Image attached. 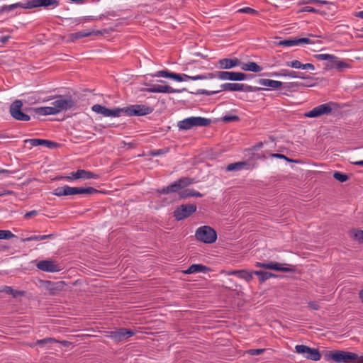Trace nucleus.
Listing matches in <instances>:
<instances>
[{"label": "nucleus", "mask_w": 363, "mask_h": 363, "mask_svg": "<svg viewBox=\"0 0 363 363\" xmlns=\"http://www.w3.org/2000/svg\"><path fill=\"white\" fill-rule=\"evenodd\" d=\"M323 356L325 361H333L336 363H357L358 354L344 350H325Z\"/></svg>", "instance_id": "obj_1"}, {"label": "nucleus", "mask_w": 363, "mask_h": 363, "mask_svg": "<svg viewBox=\"0 0 363 363\" xmlns=\"http://www.w3.org/2000/svg\"><path fill=\"white\" fill-rule=\"evenodd\" d=\"M211 120L201 116H191L179 121V130H189L193 127H206L211 124Z\"/></svg>", "instance_id": "obj_2"}, {"label": "nucleus", "mask_w": 363, "mask_h": 363, "mask_svg": "<svg viewBox=\"0 0 363 363\" xmlns=\"http://www.w3.org/2000/svg\"><path fill=\"white\" fill-rule=\"evenodd\" d=\"M195 238L198 241L206 244H211L216 241V232L208 225L198 228L195 233Z\"/></svg>", "instance_id": "obj_3"}, {"label": "nucleus", "mask_w": 363, "mask_h": 363, "mask_svg": "<svg viewBox=\"0 0 363 363\" xmlns=\"http://www.w3.org/2000/svg\"><path fill=\"white\" fill-rule=\"evenodd\" d=\"M121 114L123 113L126 116H142L151 113L153 108L150 106L144 104H134L130 105L126 107L121 108Z\"/></svg>", "instance_id": "obj_4"}, {"label": "nucleus", "mask_w": 363, "mask_h": 363, "mask_svg": "<svg viewBox=\"0 0 363 363\" xmlns=\"http://www.w3.org/2000/svg\"><path fill=\"white\" fill-rule=\"evenodd\" d=\"M220 91L255 92L265 89L240 83H225L220 85Z\"/></svg>", "instance_id": "obj_5"}, {"label": "nucleus", "mask_w": 363, "mask_h": 363, "mask_svg": "<svg viewBox=\"0 0 363 363\" xmlns=\"http://www.w3.org/2000/svg\"><path fill=\"white\" fill-rule=\"evenodd\" d=\"M53 99H55V101L52 103V105H53L57 114L64 111L71 109L75 106V102L71 97H64L62 95H59L55 96Z\"/></svg>", "instance_id": "obj_6"}, {"label": "nucleus", "mask_w": 363, "mask_h": 363, "mask_svg": "<svg viewBox=\"0 0 363 363\" xmlns=\"http://www.w3.org/2000/svg\"><path fill=\"white\" fill-rule=\"evenodd\" d=\"M194 183V179L189 177H182L175 181L167 187H164L159 190L160 194H169L177 192L182 188H184Z\"/></svg>", "instance_id": "obj_7"}, {"label": "nucleus", "mask_w": 363, "mask_h": 363, "mask_svg": "<svg viewBox=\"0 0 363 363\" xmlns=\"http://www.w3.org/2000/svg\"><path fill=\"white\" fill-rule=\"evenodd\" d=\"M295 352L302 354L303 357L311 361H318L322 356L318 349L311 348L303 345H296L295 347Z\"/></svg>", "instance_id": "obj_8"}, {"label": "nucleus", "mask_w": 363, "mask_h": 363, "mask_svg": "<svg viewBox=\"0 0 363 363\" xmlns=\"http://www.w3.org/2000/svg\"><path fill=\"white\" fill-rule=\"evenodd\" d=\"M23 103L21 100L14 101L10 106L9 113L11 116L17 121H28L30 116L22 112Z\"/></svg>", "instance_id": "obj_9"}, {"label": "nucleus", "mask_w": 363, "mask_h": 363, "mask_svg": "<svg viewBox=\"0 0 363 363\" xmlns=\"http://www.w3.org/2000/svg\"><path fill=\"white\" fill-rule=\"evenodd\" d=\"M215 76L220 80L244 81L248 79L245 73L228 71H218L215 73Z\"/></svg>", "instance_id": "obj_10"}, {"label": "nucleus", "mask_w": 363, "mask_h": 363, "mask_svg": "<svg viewBox=\"0 0 363 363\" xmlns=\"http://www.w3.org/2000/svg\"><path fill=\"white\" fill-rule=\"evenodd\" d=\"M257 83L259 85L270 87L272 89H279L283 85H284V88H286V89H291V88H294L298 85V82L283 83L280 81H276V80H272V79H259L257 81Z\"/></svg>", "instance_id": "obj_11"}, {"label": "nucleus", "mask_w": 363, "mask_h": 363, "mask_svg": "<svg viewBox=\"0 0 363 363\" xmlns=\"http://www.w3.org/2000/svg\"><path fill=\"white\" fill-rule=\"evenodd\" d=\"M196 211L195 204H183L177 207L174 211V217L177 220H182Z\"/></svg>", "instance_id": "obj_12"}, {"label": "nucleus", "mask_w": 363, "mask_h": 363, "mask_svg": "<svg viewBox=\"0 0 363 363\" xmlns=\"http://www.w3.org/2000/svg\"><path fill=\"white\" fill-rule=\"evenodd\" d=\"M35 266L39 270L46 272H57L62 269L60 264L52 259L39 261Z\"/></svg>", "instance_id": "obj_13"}, {"label": "nucleus", "mask_w": 363, "mask_h": 363, "mask_svg": "<svg viewBox=\"0 0 363 363\" xmlns=\"http://www.w3.org/2000/svg\"><path fill=\"white\" fill-rule=\"evenodd\" d=\"M160 83L164 84H152L148 88L143 89L144 91L148 93H181V89H174L169 85L166 84V82L160 80Z\"/></svg>", "instance_id": "obj_14"}, {"label": "nucleus", "mask_w": 363, "mask_h": 363, "mask_svg": "<svg viewBox=\"0 0 363 363\" xmlns=\"http://www.w3.org/2000/svg\"><path fill=\"white\" fill-rule=\"evenodd\" d=\"M331 105V103L319 105L306 112L304 116L307 118H316L323 115H328L332 111Z\"/></svg>", "instance_id": "obj_15"}, {"label": "nucleus", "mask_w": 363, "mask_h": 363, "mask_svg": "<svg viewBox=\"0 0 363 363\" xmlns=\"http://www.w3.org/2000/svg\"><path fill=\"white\" fill-rule=\"evenodd\" d=\"M93 111L106 117H118L121 115V108L109 109L100 104H95L91 107Z\"/></svg>", "instance_id": "obj_16"}, {"label": "nucleus", "mask_w": 363, "mask_h": 363, "mask_svg": "<svg viewBox=\"0 0 363 363\" xmlns=\"http://www.w3.org/2000/svg\"><path fill=\"white\" fill-rule=\"evenodd\" d=\"M66 196H72L77 194H93L99 193V191L93 187H72L65 185Z\"/></svg>", "instance_id": "obj_17"}, {"label": "nucleus", "mask_w": 363, "mask_h": 363, "mask_svg": "<svg viewBox=\"0 0 363 363\" xmlns=\"http://www.w3.org/2000/svg\"><path fill=\"white\" fill-rule=\"evenodd\" d=\"M134 334L135 333L132 330L120 328L117 330L111 331L109 337L114 341L120 342L132 337Z\"/></svg>", "instance_id": "obj_18"}, {"label": "nucleus", "mask_w": 363, "mask_h": 363, "mask_svg": "<svg viewBox=\"0 0 363 363\" xmlns=\"http://www.w3.org/2000/svg\"><path fill=\"white\" fill-rule=\"evenodd\" d=\"M313 42L308 38H292L279 41L277 45L284 47L298 46L302 44H312Z\"/></svg>", "instance_id": "obj_19"}, {"label": "nucleus", "mask_w": 363, "mask_h": 363, "mask_svg": "<svg viewBox=\"0 0 363 363\" xmlns=\"http://www.w3.org/2000/svg\"><path fill=\"white\" fill-rule=\"evenodd\" d=\"M101 32L99 30H94L91 29L81 30L77 33H71L69 35V40L74 42L78 39H81L83 38L89 37L92 35H99Z\"/></svg>", "instance_id": "obj_20"}, {"label": "nucleus", "mask_w": 363, "mask_h": 363, "mask_svg": "<svg viewBox=\"0 0 363 363\" xmlns=\"http://www.w3.org/2000/svg\"><path fill=\"white\" fill-rule=\"evenodd\" d=\"M218 67L223 69H229L240 65V61L238 58H223L218 62Z\"/></svg>", "instance_id": "obj_21"}, {"label": "nucleus", "mask_w": 363, "mask_h": 363, "mask_svg": "<svg viewBox=\"0 0 363 363\" xmlns=\"http://www.w3.org/2000/svg\"><path fill=\"white\" fill-rule=\"evenodd\" d=\"M65 286V283L63 281H57L52 282L50 281H45V287L48 291H49L51 295H56L60 291H61Z\"/></svg>", "instance_id": "obj_22"}, {"label": "nucleus", "mask_w": 363, "mask_h": 363, "mask_svg": "<svg viewBox=\"0 0 363 363\" xmlns=\"http://www.w3.org/2000/svg\"><path fill=\"white\" fill-rule=\"evenodd\" d=\"M249 163L247 162H238L229 164L226 167V170L228 172H237L243 169H249Z\"/></svg>", "instance_id": "obj_23"}, {"label": "nucleus", "mask_w": 363, "mask_h": 363, "mask_svg": "<svg viewBox=\"0 0 363 363\" xmlns=\"http://www.w3.org/2000/svg\"><path fill=\"white\" fill-rule=\"evenodd\" d=\"M77 179H97L99 176L97 174L91 172L90 171H87L85 169H78L77 170Z\"/></svg>", "instance_id": "obj_24"}, {"label": "nucleus", "mask_w": 363, "mask_h": 363, "mask_svg": "<svg viewBox=\"0 0 363 363\" xmlns=\"http://www.w3.org/2000/svg\"><path fill=\"white\" fill-rule=\"evenodd\" d=\"M36 114L40 116L56 115L53 105L52 106L38 107L33 109Z\"/></svg>", "instance_id": "obj_25"}, {"label": "nucleus", "mask_w": 363, "mask_h": 363, "mask_svg": "<svg viewBox=\"0 0 363 363\" xmlns=\"http://www.w3.org/2000/svg\"><path fill=\"white\" fill-rule=\"evenodd\" d=\"M208 271V268L204 265L200 264H194L191 265L184 272L185 274H194L198 272H206Z\"/></svg>", "instance_id": "obj_26"}, {"label": "nucleus", "mask_w": 363, "mask_h": 363, "mask_svg": "<svg viewBox=\"0 0 363 363\" xmlns=\"http://www.w3.org/2000/svg\"><path fill=\"white\" fill-rule=\"evenodd\" d=\"M241 69L244 71H250L253 72H259L263 69L262 67L254 62L243 64Z\"/></svg>", "instance_id": "obj_27"}, {"label": "nucleus", "mask_w": 363, "mask_h": 363, "mask_svg": "<svg viewBox=\"0 0 363 363\" xmlns=\"http://www.w3.org/2000/svg\"><path fill=\"white\" fill-rule=\"evenodd\" d=\"M282 76L288 77L290 78H299L302 79H308V77L303 73L284 69H282Z\"/></svg>", "instance_id": "obj_28"}, {"label": "nucleus", "mask_w": 363, "mask_h": 363, "mask_svg": "<svg viewBox=\"0 0 363 363\" xmlns=\"http://www.w3.org/2000/svg\"><path fill=\"white\" fill-rule=\"evenodd\" d=\"M254 274H255L254 271H248L246 269H242V270H239L238 277L241 279H244L247 282H250L252 279Z\"/></svg>", "instance_id": "obj_29"}, {"label": "nucleus", "mask_w": 363, "mask_h": 363, "mask_svg": "<svg viewBox=\"0 0 363 363\" xmlns=\"http://www.w3.org/2000/svg\"><path fill=\"white\" fill-rule=\"evenodd\" d=\"M39 7L55 8L59 6V1L57 0H38Z\"/></svg>", "instance_id": "obj_30"}, {"label": "nucleus", "mask_w": 363, "mask_h": 363, "mask_svg": "<svg viewBox=\"0 0 363 363\" xmlns=\"http://www.w3.org/2000/svg\"><path fill=\"white\" fill-rule=\"evenodd\" d=\"M54 237L53 234L45 235H33L30 237H28L26 238H23L22 240L23 242H30V241H40L44 240L48 238H51Z\"/></svg>", "instance_id": "obj_31"}, {"label": "nucleus", "mask_w": 363, "mask_h": 363, "mask_svg": "<svg viewBox=\"0 0 363 363\" xmlns=\"http://www.w3.org/2000/svg\"><path fill=\"white\" fill-rule=\"evenodd\" d=\"M91 16H84L80 18H66L65 21L67 22L68 25H79L85 20H89Z\"/></svg>", "instance_id": "obj_32"}, {"label": "nucleus", "mask_w": 363, "mask_h": 363, "mask_svg": "<svg viewBox=\"0 0 363 363\" xmlns=\"http://www.w3.org/2000/svg\"><path fill=\"white\" fill-rule=\"evenodd\" d=\"M300 4H316V5H328L332 3L325 0H302L299 2Z\"/></svg>", "instance_id": "obj_33"}, {"label": "nucleus", "mask_w": 363, "mask_h": 363, "mask_svg": "<svg viewBox=\"0 0 363 363\" xmlns=\"http://www.w3.org/2000/svg\"><path fill=\"white\" fill-rule=\"evenodd\" d=\"M216 78L215 73H206L204 74H198L195 76H192V80H206V79H212Z\"/></svg>", "instance_id": "obj_34"}, {"label": "nucleus", "mask_w": 363, "mask_h": 363, "mask_svg": "<svg viewBox=\"0 0 363 363\" xmlns=\"http://www.w3.org/2000/svg\"><path fill=\"white\" fill-rule=\"evenodd\" d=\"M24 142L25 143L30 144L33 147H35L39 145H43L47 143V140L33 138L25 140Z\"/></svg>", "instance_id": "obj_35"}, {"label": "nucleus", "mask_w": 363, "mask_h": 363, "mask_svg": "<svg viewBox=\"0 0 363 363\" xmlns=\"http://www.w3.org/2000/svg\"><path fill=\"white\" fill-rule=\"evenodd\" d=\"M314 57L318 60H328L334 62V60H337V57L330 54H317L314 55Z\"/></svg>", "instance_id": "obj_36"}, {"label": "nucleus", "mask_w": 363, "mask_h": 363, "mask_svg": "<svg viewBox=\"0 0 363 363\" xmlns=\"http://www.w3.org/2000/svg\"><path fill=\"white\" fill-rule=\"evenodd\" d=\"M38 0H27V2L25 4L21 3V8L25 9H30L39 7L38 3L37 2Z\"/></svg>", "instance_id": "obj_37"}, {"label": "nucleus", "mask_w": 363, "mask_h": 363, "mask_svg": "<svg viewBox=\"0 0 363 363\" xmlns=\"http://www.w3.org/2000/svg\"><path fill=\"white\" fill-rule=\"evenodd\" d=\"M351 235L359 242H363V230L354 229L350 232Z\"/></svg>", "instance_id": "obj_38"}, {"label": "nucleus", "mask_w": 363, "mask_h": 363, "mask_svg": "<svg viewBox=\"0 0 363 363\" xmlns=\"http://www.w3.org/2000/svg\"><path fill=\"white\" fill-rule=\"evenodd\" d=\"M3 291L8 294L13 295V297H16L18 296H21L24 294L23 291L14 290L11 286H7L4 287Z\"/></svg>", "instance_id": "obj_39"}, {"label": "nucleus", "mask_w": 363, "mask_h": 363, "mask_svg": "<svg viewBox=\"0 0 363 363\" xmlns=\"http://www.w3.org/2000/svg\"><path fill=\"white\" fill-rule=\"evenodd\" d=\"M272 269L278 272H292L293 269L284 267V264L273 262Z\"/></svg>", "instance_id": "obj_40"}, {"label": "nucleus", "mask_w": 363, "mask_h": 363, "mask_svg": "<svg viewBox=\"0 0 363 363\" xmlns=\"http://www.w3.org/2000/svg\"><path fill=\"white\" fill-rule=\"evenodd\" d=\"M255 274L259 276L260 279L263 281L265 280H267L270 277H273L274 275L267 272H263V271H254Z\"/></svg>", "instance_id": "obj_41"}, {"label": "nucleus", "mask_w": 363, "mask_h": 363, "mask_svg": "<svg viewBox=\"0 0 363 363\" xmlns=\"http://www.w3.org/2000/svg\"><path fill=\"white\" fill-rule=\"evenodd\" d=\"M57 342H58V340H57L54 338L46 337V338H44L42 340H37V342H35V345H39L40 347H43L45 344H51V343Z\"/></svg>", "instance_id": "obj_42"}, {"label": "nucleus", "mask_w": 363, "mask_h": 363, "mask_svg": "<svg viewBox=\"0 0 363 363\" xmlns=\"http://www.w3.org/2000/svg\"><path fill=\"white\" fill-rule=\"evenodd\" d=\"M15 237L10 230H0V240H9Z\"/></svg>", "instance_id": "obj_43"}, {"label": "nucleus", "mask_w": 363, "mask_h": 363, "mask_svg": "<svg viewBox=\"0 0 363 363\" xmlns=\"http://www.w3.org/2000/svg\"><path fill=\"white\" fill-rule=\"evenodd\" d=\"M333 177L340 182H345L347 181L349 179V177L347 174H343L340 172H335L333 174Z\"/></svg>", "instance_id": "obj_44"}, {"label": "nucleus", "mask_w": 363, "mask_h": 363, "mask_svg": "<svg viewBox=\"0 0 363 363\" xmlns=\"http://www.w3.org/2000/svg\"><path fill=\"white\" fill-rule=\"evenodd\" d=\"M171 73L172 72H169L167 69H165V70H160V71H158V72H155V74H153L152 77H164V78H169L170 79Z\"/></svg>", "instance_id": "obj_45"}, {"label": "nucleus", "mask_w": 363, "mask_h": 363, "mask_svg": "<svg viewBox=\"0 0 363 363\" xmlns=\"http://www.w3.org/2000/svg\"><path fill=\"white\" fill-rule=\"evenodd\" d=\"M333 62L335 63V67L340 70L350 67V65L342 60H334Z\"/></svg>", "instance_id": "obj_46"}, {"label": "nucleus", "mask_w": 363, "mask_h": 363, "mask_svg": "<svg viewBox=\"0 0 363 363\" xmlns=\"http://www.w3.org/2000/svg\"><path fill=\"white\" fill-rule=\"evenodd\" d=\"M286 65L289 67H292L294 69H302L303 63H301L300 61L295 60L291 62H287L286 63Z\"/></svg>", "instance_id": "obj_47"}, {"label": "nucleus", "mask_w": 363, "mask_h": 363, "mask_svg": "<svg viewBox=\"0 0 363 363\" xmlns=\"http://www.w3.org/2000/svg\"><path fill=\"white\" fill-rule=\"evenodd\" d=\"M52 194L55 196H59V197L66 196L65 186H64L58 187V188L55 189L53 191Z\"/></svg>", "instance_id": "obj_48"}, {"label": "nucleus", "mask_w": 363, "mask_h": 363, "mask_svg": "<svg viewBox=\"0 0 363 363\" xmlns=\"http://www.w3.org/2000/svg\"><path fill=\"white\" fill-rule=\"evenodd\" d=\"M183 197H188V196H194V197H201L202 196V194L199 192V191H196L195 190H187L186 191V193H185V195L182 196Z\"/></svg>", "instance_id": "obj_49"}, {"label": "nucleus", "mask_w": 363, "mask_h": 363, "mask_svg": "<svg viewBox=\"0 0 363 363\" xmlns=\"http://www.w3.org/2000/svg\"><path fill=\"white\" fill-rule=\"evenodd\" d=\"M220 91H208L206 89H199L196 92V94H204L206 96H211L216 94L219 93Z\"/></svg>", "instance_id": "obj_50"}, {"label": "nucleus", "mask_w": 363, "mask_h": 363, "mask_svg": "<svg viewBox=\"0 0 363 363\" xmlns=\"http://www.w3.org/2000/svg\"><path fill=\"white\" fill-rule=\"evenodd\" d=\"M238 13H248V14H255L257 13V11L250 8V7H244L238 11Z\"/></svg>", "instance_id": "obj_51"}, {"label": "nucleus", "mask_w": 363, "mask_h": 363, "mask_svg": "<svg viewBox=\"0 0 363 363\" xmlns=\"http://www.w3.org/2000/svg\"><path fill=\"white\" fill-rule=\"evenodd\" d=\"M223 121L225 123L231 122V121H239V117L235 115L233 116H225L223 117Z\"/></svg>", "instance_id": "obj_52"}, {"label": "nucleus", "mask_w": 363, "mask_h": 363, "mask_svg": "<svg viewBox=\"0 0 363 363\" xmlns=\"http://www.w3.org/2000/svg\"><path fill=\"white\" fill-rule=\"evenodd\" d=\"M264 351V349H250L247 350V352L250 355L256 356L261 354L262 353H263Z\"/></svg>", "instance_id": "obj_53"}, {"label": "nucleus", "mask_w": 363, "mask_h": 363, "mask_svg": "<svg viewBox=\"0 0 363 363\" xmlns=\"http://www.w3.org/2000/svg\"><path fill=\"white\" fill-rule=\"evenodd\" d=\"M301 12H311V13H320V11L311 6H305L301 11Z\"/></svg>", "instance_id": "obj_54"}, {"label": "nucleus", "mask_w": 363, "mask_h": 363, "mask_svg": "<svg viewBox=\"0 0 363 363\" xmlns=\"http://www.w3.org/2000/svg\"><path fill=\"white\" fill-rule=\"evenodd\" d=\"M77 171L71 172L68 176L64 177L67 181H73L77 179Z\"/></svg>", "instance_id": "obj_55"}, {"label": "nucleus", "mask_w": 363, "mask_h": 363, "mask_svg": "<svg viewBox=\"0 0 363 363\" xmlns=\"http://www.w3.org/2000/svg\"><path fill=\"white\" fill-rule=\"evenodd\" d=\"M170 79H174L177 82H182V74H177L174 72H172Z\"/></svg>", "instance_id": "obj_56"}, {"label": "nucleus", "mask_w": 363, "mask_h": 363, "mask_svg": "<svg viewBox=\"0 0 363 363\" xmlns=\"http://www.w3.org/2000/svg\"><path fill=\"white\" fill-rule=\"evenodd\" d=\"M7 6H8V11H11L14 10L15 9L21 8V3L18 2V3L11 4V5H7Z\"/></svg>", "instance_id": "obj_57"}, {"label": "nucleus", "mask_w": 363, "mask_h": 363, "mask_svg": "<svg viewBox=\"0 0 363 363\" xmlns=\"http://www.w3.org/2000/svg\"><path fill=\"white\" fill-rule=\"evenodd\" d=\"M271 157H274V158L284 159V160H287L289 162H291L292 161V160L288 159L284 155H282V154L274 153V154L271 155Z\"/></svg>", "instance_id": "obj_58"}, {"label": "nucleus", "mask_w": 363, "mask_h": 363, "mask_svg": "<svg viewBox=\"0 0 363 363\" xmlns=\"http://www.w3.org/2000/svg\"><path fill=\"white\" fill-rule=\"evenodd\" d=\"M302 69H310V70H314L315 69V67L313 64L311 63H306V64H303L302 65Z\"/></svg>", "instance_id": "obj_59"}, {"label": "nucleus", "mask_w": 363, "mask_h": 363, "mask_svg": "<svg viewBox=\"0 0 363 363\" xmlns=\"http://www.w3.org/2000/svg\"><path fill=\"white\" fill-rule=\"evenodd\" d=\"M38 214V211H35V210H33V211H29V212H27L25 215H24V218H29L32 216H36Z\"/></svg>", "instance_id": "obj_60"}, {"label": "nucleus", "mask_w": 363, "mask_h": 363, "mask_svg": "<svg viewBox=\"0 0 363 363\" xmlns=\"http://www.w3.org/2000/svg\"><path fill=\"white\" fill-rule=\"evenodd\" d=\"M43 145L46 146L47 147L50 149L55 148L57 146V144L54 142L47 140V143L44 144Z\"/></svg>", "instance_id": "obj_61"}, {"label": "nucleus", "mask_w": 363, "mask_h": 363, "mask_svg": "<svg viewBox=\"0 0 363 363\" xmlns=\"http://www.w3.org/2000/svg\"><path fill=\"white\" fill-rule=\"evenodd\" d=\"M308 306L313 310H318L319 309V305L318 303L314 301H311L308 303Z\"/></svg>", "instance_id": "obj_62"}, {"label": "nucleus", "mask_w": 363, "mask_h": 363, "mask_svg": "<svg viewBox=\"0 0 363 363\" xmlns=\"http://www.w3.org/2000/svg\"><path fill=\"white\" fill-rule=\"evenodd\" d=\"M265 75H267L268 77H283L282 76V69H281L278 72H272V73H269V74H266Z\"/></svg>", "instance_id": "obj_63"}, {"label": "nucleus", "mask_w": 363, "mask_h": 363, "mask_svg": "<svg viewBox=\"0 0 363 363\" xmlns=\"http://www.w3.org/2000/svg\"><path fill=\"white\" fill-rule=\"evenodd\" d=\"M182 82L192 80V76H189L186 74H182Z\"/></svg>", "instance_id": "obj_64"}]
</instances>
